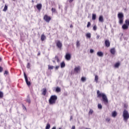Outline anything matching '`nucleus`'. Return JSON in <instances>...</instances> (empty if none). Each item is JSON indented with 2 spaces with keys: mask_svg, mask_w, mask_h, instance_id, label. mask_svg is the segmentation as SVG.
<instances>
[{
  "mask_svg": "<svg viewBox=\"0 0 129 129\" xmlns=\"http://www.w3.org/2000/svg\"><path fill=\"white\" fill-rule=\"evenodd\" d=\"M55 61L56 60L57 62H59V57H58V56H55V57L53 58Z\"/></svg>",
  "mask_w": 129,
  "mask_h": 129,
  "instance_id": "nucleus-25",
  "label": "nucleus"
},
{
  "mask_svg": "<svg viewBox=\"0 0 129 129\" xmlns=\"http://www.w3.org/2000/svg\"><path fill=\"white\" fill-rule=\"evenodd\" d=\"M127 22H129L128 20H126L125 21V24H124L122 26V29H123V30H127V29H128V24L126 23Z\"/></svg>",
  "mask_w": 129,
  "mask_h": 129,
  "instance_id": "nucleus-5",
  "label": "nucleus"
},
{
  "mask_svg": "<svg viewBox=\"0 0 129 129\" xmlns=\"http://www.w3.org/2000/svg\"><path fill=\"white\" fill-rule=\"evenodd\" d=\"M45 39H46V36L42 34L41 36V41H44V40H45Z\"/></svg>",
  "mask_w": 129,
  "mask_h": 129,
  "instance_id": "nucleus-20",
  "label": "nucleus"
},
{
  "mask_svg": "<svg viewBox=\"0 0 129 129\" xmlns=\"http://www.w3.org/2000/svg\"><path fill=\"white\" fill-rule=\"evenodd\" d=\"M3 68H2V67H0V73L3 72Z\"/></svg>",
  "mask_w": 129,
  "mask_h": 129,
  "instance_id": "nucleus-43",
  "label": "nucleus"
},
{
  "mask_svg": "<svg viewBox=\"0 0 129 129\" xmlns=\"http://www.w3.org/2000/svg\"><path fill=\"white\" fill-rule=\"evenodd\" d=\"M2 60V58H0V61H1Z\"/></svg>",
  "mask_w": 129,
  "mask_h": 129,
  "instance_id": "nucleus-51",
  "label": "nucleus"
},
{
  "mask_svg": "<svg viewBox=\"0 0 129 129\" xmlns=\"http://www.w3.org/2000/svg\"><path fill=\"white\" fill-rule=\"evenodd\" d=\"M13 1H15V0H13Z\"/></svg>",
  "mask_w": 129,
  "mask_h": 129,
  "instance_id": "nucleus-53",
  "label": "nucleus"
},
{
  "mask_svg": "<svg viewBox=\"0 0 129 129\" xmlns=\"http://www.w3.org/2000/svg\"><path fill=\"white\" fill-rule=\"evenodd\" d=\"M24 76L27 85H28V86H30V85H31V82L28 80V77L27 76V75H26L25 73H24Z\"/></svg>",
  "mask_w": 129,
  "mask_h": 129,
  "instance_id": "nucleus-6",
  "label": "nucleus"
},
{
  "mask_svg": "<svg viewBox=\"0 0 129 129\" xmlns=\"http://www.w3.org/2000/svg\"><path fill=\"white\" fill-rule=\"evenodd\" d=\"M118 19H119V24L121 25L123 23V14L122 13H119L117 15Z\"/></svg>",
  "mask_w": 129,
  "mask_h": 129,
  "instance_id": "nucleus-4",
  "label": "nucleus"
},
{
  "mask_svg": "<svg viewBox=\"0 0 129 129\" xmlns=\"http://www.w3.org/2000/svg\"><path fill=\"white\" fill-rule=\"evenodd\" d=\"M115 68H118L119 67V62H117L114 64Z\"/></svg>",
  "mask_w": 129,
  "mask_h": 129,
  "instance_id": "nucleus-24",
  "label": "nucleus"
},
{
  "mask_svg": "<svg viewBox=\"0 0 129 129\" xmlns=\"http://www.w3.org/2000/svg\"><path fill=\"white\" fill-rule=\"evenodd\" d=\"M55 61H56V60H55L54 58H53V59H52V62H53V63H55Z\"/></svg>",
  "mask_w": 129,
  "mask_h": 129,
  "instance_id": "nucleus-46",
  "label": "nucleus"
},
{
  "mask_svg": "<svg viewBox=\"0 0 129 129\" xmlns=\"http://www.w3.org/2000/svg\"><path fill=\"white\" fill-rule=\"evenodd\" d=\"M46 93H47V89L43 88V91L42 92L43 95H46Z\"/></svg>",
  "mask_w": 129,
  "mask_h": 129,
  "instance_id": "nucleus-19",
  "label": "nucleus"
},
{
  "mask_svg": "<svg viewBox=\"0 0 129 129\" xmlns=\"http://www.w3.org/2000/svg\"><path fill=\"white\" fill-rule=\"evenodd\" d=\"M7 10H8V6H7V5H5L4 9H3V11L6 12Z\"/></svg>",
  "mask_w": 129,
  "mask_h": 129,
  "instance_id": "nucleus-30",
  "label": "nucleus"
},
{
  "mask_svg": "<svg viewBox=\"0 0 129 129\" xmlns=\"http://www.w3.org/2000/svg\"><path fill=\"white\" fill-rule=\"evenodd\" d=\"M48 69L52 70V69H54V66H50V65H48Z\"/></svg>",
  "mask_w": 129,
  "mask_h": 129,
  "instance_id": "nucleus-28",
  "label": "nucleus"
},
{
  "mask_svg": "<svg viewBox=\"0 0 129 129\" xmlns=\"http://www.w3.org/2000/svg\"><path fill=\"white\" fill-rule=\"evenodd\" d=\"M76 46L78 47H80V42H79V41H77Z\"/></svg>",
  "mask_w": 129,
  "mask_h": 129,
  "instance_id": "nucleus-32",
  "label": "nucleus"
},
{
  "mask_svg": "<svg viewBox=\"0 0 129 129\" xmlns=\"http://www.w3.org/2000/svg\"><path fill=\"white\" fill-rule=\"evenodd\" d=\"M30 63H28L27 64V68H28V69H30Z\"/></svg>",
  "mask_w": 129,
  "mask_h": 129,
  "instance_id": "nucleus-40",
  "label": "nucleus"
},
{
  "mask_svg": "<svg viewBox=\"0 0 129 129\" xmlns=\"http://www.w3.org/2000/svg\"><path fill=\"white\" fill-rule=\"evenodd\" d=\"M59 9H60V7H59Z\"/></svg>",
  "mask_w": 129,
  "mask_h": 129,
  "instance_id": "nucleus-52",
  "label": "nucleus"
},
{
  "mask_svg": "<svg viewBox=\"0 0 129 129\" xmlns=\"http://www.w3.org/2000/svg\"><path fill=\"white\" fill-rule=\"evenodd\" d=\"M94 52V50H93V49H91L90 50V53H93Z\"/></svg>",
  "mask_w": 129,
  "mask_h": 129,
  "instance_id": "nucleus-39",
  "label": "nucleus"
},
{
  "mask_svg": "<svg viewBox=\"0 0 129 129\" xmlns=\"http://www.w3.org/2000/svg\"><path fill=\"white\" fill-rule=\"evenodd\" d=\"M51 129H56V126H53Z\"/></svg>",
  "mask_w": 129,
  "mask_h": 129,
  "instance_id": "nucleus-48",
  "label": "nucleus"
},
{
  "mask_svg": "<svg viewBox=\"0 0 129 129\" xmlns=\"http://www.w3.org/2000/svg\"><path fill=\"white\" fill-rule=\"evenodd\" d=\"M56 92L59 93L61 91V88L59 87H57L55 90Z\"/></svg>",
  "mask_w": 129,
  "mask_h": 129,
  "instance_id": "nucleus-21",
  "label": "nucleus"
},
{
  "mask_svg": "<svg viewBox=\"0 0 129 129\" xmlns=\"http://www.w3.org/2000/svg\"><path fill=\"white\" fill-rule=\"evenodd\" d=\"M51 11L52 13H55V12H56V9L55 8H52Z\"/></svg>",
  "mask_w": 129,
  "mask_h": 129,
  "instance_id": "nucleus-38",
  "label": "nucleus"
},
{
  "mask_svg": "<svg viewBox=\"0 0 129 129\" xmlns=\"http://www.w3.org/2000/svg\"><path fill=\"white\" fill-rule=\"evenodd\" d=\"M110 52L112 55H114L115 54V48H112L110 49Z\"/></svg>",
  "mask_w": 129,
  "mask_h": 129,
  "instance_id": "nucleus-13",
  "label": "nucleus"
},
{
  "mask_svg": "<svg viewBox=\"0 0 129 129\" xmlns=\"http://www.w3.org/2000/svg\"><path fill=\"white\" fill-rule=\"evenodd\" d=\"M86 37L89 39H90V38H91V34L90 33H87L86 34Z\"/></svg>",
  "mask_w": 129,
  "mask_h": 129,
  "instance_id": "nucleus-18",
  "label": "nucleus"
},
{
  "mask_svg": "<svg viewBox=\"0 0 129 129\" xmlns=\"http://www.w3.org/2000/svg\"><path fill=\"white\" fill-rule=\"evenodd\" d=\"M56 46L58 49H61L62 48V43L60 41H58L56 43Z\"/></svg>",
  "mask_w": 129,
  "mask_h": 129,
  "instance_id": "nucleus-8",
  "label": "nucleus"
},
{
  "mask_svg": "<svg viewBox=\"0 0 129 129\" xmlns=\"http://www.w3.org/2000/svg\"><path fill=\"white\" fill-rule=\"evenodd\" d=\"M116 115H117V113L116 112V111H114L112 112V116L113 117H115V116H116Z\"/></svg>",
  "mask_w": 129,
  "mask_h": 129,
  "instance_id": "nucleus-16",
  "label": "nucleus"
},
{
  "mask_svg": "<svg viewBox=\"0 0 129 129\" xmlns=\"http://www.w3.org/2000/svg\"><path fill=\"white\" fill-rule=\"evenodd\" d=\"M97 55L99 57H103V52H102V51H98L97 53Z\"/></svg>",
  "mask_w": 129,
  "mask_h": 129,
  "instance_id": "nucleus-14",
  "label": "nucleus"
},
{
  "mask_svg": "<svg viewBox=\"0 0 129 129\" xmlns=\"http://www.w3.org/2000/svg\"><path fill=\"white\" fill-rule=\"evenodd\" d=\"M93 113V110L90 109L89 111V115H91Z\"/></svg>",
  "mask_w": 129,
  "mask_h": 129,
  "instance_id": "nucleus-31",
  "label": "nucleus"
},
{
  "mask_svg": "<svg viewBox=\"0 0 129 129\" xmlns=\"http://www.w3.org/2000/svg\"><path fill=\"white\" fill-rule=\"evenodd\" d=\"M43 20L47 23H49L51 21V17L48 16V15H45L43 18Z\"/></svg>",
  "mask_w": 129,
  "mask_h": 129,
  "instance_id": "nucleus-7",
  "label": "nucleus"
},
{
  "mask_svg": "<svg viewBox=\"0 0 129 129\" xmlns=\"http://www.w3.org/2000/svg\"><path fill=\"white\" fill-rule=\"evenodd\" d=\"M92 20H93V21H95V20H96V14H92Z\"/></svg>",
  "mask_w": 129,
  "mask_h": 129,
  "instance_id": "nucleus-17",
  "label": "nucleus"
},
{
  "mask_svg": "<svg viewBox=\"0 0 129 129\" xmlns=\"http://www.w3.org/2000/svg\"><path fill=\"white\" fill-rule=\"evenodd\" d=\"M98 108H99V109H102V105H101V104H98Z\"/></svg>",
  "mask_w": 129,
  "mask_h": 129,
  "instance_id": "nucleus-33",
  "label": "nucleus"
},
{
  "mask_svg": "<svg viewBox=\"0 0 129 129\" xmlns=\"http://www.w3.org/2000/svg\"><path fill=\"white\" fill-rule=\"evenodd\" d=\"M70 28H73V25H70Z\"/></svg>",
  "mask_w": 129,
  "mask_h": 129,
  "instance_id": "nucleus-49",
  "label": "nucleus"
},
{
  "mask_svg": "<svg viewBox=\"0 0 129 129\" xmlns=\"http://www.w3.org/2000/svg\"><path fill=\"white\" fill-rule=\"evenodd\" d=\"M97 29V27H96V25H95L94 27H93V30L94 31H96Z\"/></svg>",
  "mask_w": 129,
  "mask_h": 129,
  "instance_id": "nucleus-37",
  "label": "nucleus"
},
{
  "mask_svg": "<svg viewBox=\"0 0 129 129\" xmlns=\"http://www.w3.org/2000/svg\"><path fill=\"white\" fill-rule=\"evenodd\" d=\"M105 45L107 48H108L110 46V42H109V40H106L105 41Z\"/></svg>",
  "mask_w": 129,
  "mask_h": 129,
  "instance_id": "nucleus-9",
  "label": "nucleus"
},
{
  "mask_svg": "<svg viewBox=\"0 0 129 129\" xmlns=\"http://www.w3.org/2000/svg\"><path fill=\"white\" fill-rule=\"evenodd\" d=\"M71 119H72V116H71Z\"/></svg>",
  "mask_w": 129,
  "mask_h": 129,
  "instance_id": "nucleus-50",
  "label": "nucleus"
},
{
  "mask_svg": "<svg viewBox=\"0 0 129 129\" xmlns=\"http://www.w3.org/2000/svg\"><path fill=\"white\" fill-rule=\"evenodd\" d=\"M4 97V93L3 92L0 91V98H3Z\"/></svg>",
  "mask_w": 129,
  "mask_h": 129,
  "instance_id": "nucleus-34",
  "label": "nucleus"
},
{
  "mask_svg": "<svg viewBox=\"0 0 129 129\" xmlns=\"http://www.w3.org/2000/svg\"><path fill=\"white\" fill-rule=\"evenodd\" d=\"M106 121H107V122H109L110 121V118L109 117H107L105 119Z\"/></svg>",
  "mask_w": 129,
  "mask_h": 129,
  "instance_id": "nucleus-35",
  "label": "nucleus"
},
{
  "mask_svg": "<svg viewBox=\"0 0 129 129\" xmlns=\"http://www.w3.org/2000/svg\"><path fill=\"white\" fill-rule=\"evenodd\" d=\"M91 25V24L90 23V22H88V24L87 26V28H89V27H90V25Z\"/></svg>",
  "mask_w": 129,
  "mask_h": 129,
  "instance_id": "nucleus-36",
  "label": "nucleus"
},
{
  "mask_svg": "<svg viewBox=\"0 0 129 129\" xmlns=\"http://www.w3.org/2000/svg\"><path fill=\"white\" fill-rule=\"evenodd\" d=\"M122 117L123 118L124 121H127V119L129 118V113L128 111L126 110H124L123 111Z\"/></svg>",
  "mask_w": 129,
  "mask_h": 129,
  "instance_id": "nucleus-2",
  "label": "nucleus"
},
{
  "mask_svg": "<svg viewBox=\"0 0 129 129\" xmlns=\"http://www.w3.org/2000/svg\"><path fill=\"white\" fill-rule=\"evenodd\" d=\"M26 102L28 103H31V99H30V97L29 96H28L27 98L26 99Z\"/></svg>",
  "mask_w": 129,
  "mask_h": 129,
  "instance_id": "nucleus-23",
  "label": "nucleus"
},
{
  "mask_svg": "<svg viewBox=\"0 0 129 129\" xmlns=\"http://www.w3.org/2000/svg\"><path fill=\"white\" fill-rule=\"evenodd\" d=\"M57 96L52 95L50 97L49 99V104H55L56 103V100H57Z\"/></svg>",
  "mask_w": 129,
  "mask_h": 129,
  "instance_id": "nucleus-3",
  "label": "nucleus"
},
{
  "mask_svg": "<svg viewBox=\"0 0 129 129\" xmlns=\"http://www.w3.org/2000/svg\"><path fill=\"white\" fill-rule=\"evenodd\" d=\"M72 129H75V126H73L72 127Z\"/></svg>",
  "mask_w": 129,
  "mask_h": 129,
  "instance_id": "nucleus-47",
  "label": "nucleus"
},
{
  "mask_svg": "<svg viewBox=\"0 0 129 129\" xmlns=\"http://www.w3.org/2000/svg\"><path fill=\"white\" fill-rule=\"evenodd\" d=\"M81 81L82 82H85V81H86V78L84 77H82Z\"/></svg>",
  "mask_w": 129,
  "mask_h": 129,
  "instance_id": "nucleus-27",
  "label": "nucleus"
},
{
  "mask_svg": "<svg viewBox=\"0 0 129 129\" xmlns=\"http://www.w3.org/2000/svg\"><path fill=\"white\" fill-rule=\"evenodd\" d=\"M99 38H100V36L99 35H97V37H96V39L97 40H98V39H99Z\"/></svg>",
  "mask_w": 129,
  "mask_h": 129,
  "instance_id": "nucleus-42",
  "label": "nucleus"
},
{
  "mask_svg": "<svg viewBox=\"0 0 129 129\" xmlns=\"http://www.w3.org/2000/svg\"><path fill=\"white\" fill-rule=\"evenodd\" d=\"M59 69V66L55 67V70H58Z\"/></svg>",
  "mask_w": 129,
  "mask_h": 129,
  "instance_id": "nucleus-44",
  "label": "nucleus"
},
{
  "mask_svg": "<svg viewBox=\"0 0 129 129\" xmlns=\"http://www.w3.org/2000/svg\"><path fill=\"white\" fill-rule=\"evenodd\" d=\"M50 127H51V125H50V124L47 123L45 127V129H50Z\"/></svg>",
  "mask_w": 129,
  "mask_h": 129,
  "instance_id": "nucleus-29",
  "label": "nucleus"
},
{
  "mask_svg": "<svg viewBox=\"0 0 129 129\" xmlns=\"http://www.w3.org/2000/svg\"><path fill=\"white\" fill-rule=\"evenodd\" d=\"M74 71L76 73H78L80 72V66H78L74 69Z\"/></svg>",
  "mask_w": 129,
  "mask_h": 129,
  "instance_id": "nucleus-11",
  "label": "nucleus"
},
{
  "mask_svg": "<svg viewBox=\"0 0 129 129\" xmlns=\"http://www.w3.org/2000/svg\"><path fill=\"white\" fill-rule=\"evenodd\" d=\"M95 81L97 83L98 82V76L97 75H96L95 77Z\"/></svg>",
  "mask_w": 129,
  "mask_h": 129,
  "instance_id": "nucleus-26",
  "label": "nucleus"
},
{
  "mask_svg": "<svg viewBox=\"0 0 129 129\" xmlns=\"http://www.w3.org/2000/svg\"><path fill=\"white\" fill-rule=\"evenodd\" d=\"M65 58L66 60H67L68 61H69V60L71 59V54H70V53H67L66 54Z\"/></svg>",
  "mask_w": 129,
  "mask_h": 129,
  "instance_id": "nucleus-10",
  "label": "nucleus"
},
{
  "mask_svg": "<svg viewBox=\"0 0 129 129\" xmlns=\"http://www.w3.org/2000/svg\"><path fill=\"white\" fill-rule=\"evenodd\" d=\"M99 22L100 23H103L104 22V20L103 19V16H100L99 17Z\"/></svg>",
  "mask_w": 129,
  "mask_h": 129,
  "instance_id": "nucleus-12",
  "label": "nucleus"
},
{
  "mask_svg": "<svg viewBox=\"0 0 129 129\" xmlns=\"http://www.w3.org/2000/svg\"><path fill=\"white\" fill-rule=\"evenodd\" d=\"M97 97H102V101L104 102V104L106 105L107 103H108V99H107V97L106 96V95L104 94V93H100V91L99 90H98L97 91Z\"/></svg>",
  "mask_w": 129,
  "mask_h": 129,
  "instance_id": "nucleus-1",
  "label": "nucleus"
},
{
  "mask_svg": "<svg viewBox=\"0 0 129 129\" xmlns=\"http://www.w3.org/2000/svg\"><path fill=\"white\" fill-rule=\"evenodd\" d=\"M60 67L61 68H64L65 67V62L64 61L60 63Z\"/></svg>",
  "mask_w": 129,
  "mask_h": 129,
  "instance_id": "nucleus-22",
  "label": "nucleus"
},
{
  "mask_svg": "<svg viewBox=\"0 0 129 129\" xmlns=\"http://www.w3.org/2000/svg\"><path fill=\"white\" fill-rule=\"evenodd\" d=\"M36 8L38 11H40L42 9V4H39L36 5Z\"/></svg>",
  "mask_w": 129,
  "mask_h": 129,
  "instance_id": "nucleus-15",
  "label": "nucleus"
},
{
  "mask_svg": "<svg viewBox=\"0 0 129 129\" xmlns=\"http://www.w3.org/2000/svg\"><path fill=\"white\" fill-rule=\"evenodd\" d=\"M68 1H69V3H72V2H73V1H74V0H68Z\"/></svg>",
  "mask_w": 129,
  "mask_h": 129,
  "instance_id": "nucleus-45",
  "label": "nucleus"
},
{
  "mask_svg": "<svg viewBox=\"0 0 129 129\" xmlns=\"http://www.w3.org/2000/svg\"><path fill=\"white\" fill-rule=\"evenodd\" d=\"M8 73H9L8 71H5L4 75H7V74H8Z\"/></svg>",
  "mask_w": 129,
  "mask_h": 129,
  "instance_id": "nucleus-41",
  "label": "nucleus"
}]
</instances>
